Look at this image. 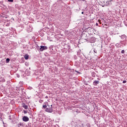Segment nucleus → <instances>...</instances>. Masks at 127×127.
<instances>
[{
  "mask_svg": "<svg viewBox=\"0 0 127 127\" xmlns=\"http://www.w3.org/2000/svg\"><path fill=\"white\" fill-rule=\"evenodd\" d=\"M22 120L25 122H27L29 121V118L28 117V116H23L22 118Z\"/></svg>",
  "mask_w": 127,
  "mask_h": 127,
  "instance_id": "4",
  "label": "nucleus"
},
{
  "mask_svg": "<svg viewBox=\"0 0 127 127\" xmlns=\"http://www.w3.org/2000/svg\"><path fill=\"white\" fill-rule=\"evenodd\" d=\"M126 41H127V40H122V41H120V44H121V45H124V46H125V45H126Z\"/></svg>",
  "mask_w": 127,
  "mask_h": 127,
  "instance_id": "5",
  "label": "nucleus"
},
{
  "mask_svg": "<svg viewBox=\"0 0 127 127\" xmlns=\"http://www.w3.org/2000/svg\"><path fill=\"white\" fill-rule=\"evenodd\" d=\"M127 80H123V83H126Z\"/></svg>",
  "mask_w": 127,
  "mask_h": 127,
  "instance_id": "16",
  "label": "nucleus"
},
{
  "mask_svg": "<svg viewBox=\"0 0 127 127\" xmlns=\"http://www.w3.org/2000/svg\"><path fill=\"white\" fill-rule=\"evenodd\" d=\"M10 59L7 58L6 60V63H9Z\"/></svg>",
  "mask_w": 127,
  "mask_h": 127,
  "instance_id": "12",
  "label": "nucleus"
},
{
  "mask_svg": "<svg viewBox=\"0 0 127 127\" xmlns=\"http://www.w3.org/2000/svg\"><path fill=\"white\" fill-rule=\"evenodd\" d=\"M25 65H28V63H25Z\"/></svg>",
  "mask_w": 127,
  "mask_h": 127,
  "instance_id": "18",
  "label": "nucleus"
},
{
  "mask_svg": "<svg viewBox=\"0 0 127 127\" xmlns=\"http://www.w3.org/2000/svg\"><path fill=\"white\" fill-rule=\"evenodd\" d=\"M24 58H25V60H28V59H29V56L26 55L25 56Z\"/></svg>",
  "mask_w": 127,
  "mask_h": 127,
  "instance_id": "11",
  "label": "nucleus"
},
{
  "mask_svg": "<svg viewBox=\"0 0 127 127\" xmlns=\"http://www.w3.org/2000/svg\"><path fill=\"white\" fill-rule=\"evenodd\" d=\"M24 113L26 114L27 113V111L26 110H25V109L23 110Z\"/></svg>",
  "mask_w": 127,
  "mask_h": 127,
  "instance_id": "14",
  "label": "nucleus"
},
{
  "mask_svg": "<svg viewBox=\"0 0 127 127\" xmlns=\"http://www.w3.org/2000/svg\"><path fill=\"white\" fill-rule=\"evenodd\" d=\"M43 108L45 109V111L46 112H49L51 113L53 112V108H52V105H49L48 102L46 101L44 102V104L43 105Z\"/></svg>",
  "mask_w": 127,
  "mask_h": 127,
  "instance_id": "1",
  "label": "nucleus"
},
{
  "mask_svg": "<svg viewBox=\"0 0 127 127\" xmlns=\"http://www.w3.org/2000/svg\"><path fill=\"white\" fill-rule=\"evenodd\" d=\"M94 53H97V51H96V50H95V49H94Z\"/></svg>",
  "mask_w": 127,
  "mask_h": 127,
  "instance_id": "17",
  "label": "nucleus"
},
{
  "mask_svg": "<svg viewBox=\"0 0 127 127\" xmlns=\"http://www.w3.org/2000/svg\"><path fill=\"white\" fill-rule=\"evenodd\" d=\"M96 26H98V23H96Z\"/></svg>",
  "mask_w": 127,
  "mask_h": 127,
  "instance_id": "20",
  "label": "nucleus"
},
{
  "mask_svg": "<svg viewBox=\"0 0 127 127\" xmlns=\"http://www.w3.org/2000/svg\"><path fill=\"white\" fill-rule=\"evenodd\" d=\"M82 14H84V12H82V13H81Z\"/></svg>",
  "mask_w": 127,
  "mask_h": 127,
  "instance_id": "29",
  "label": "nucleus"
},
{
  "mask_svg": "<svg viewBox=\"0 0 127 127\" xmlns=\"http://www.w3.org/2000/svg\"><path fill=\"white\" fill-rule=\"evenodd\" d=\"M121 53H122V54H125V50H122L121 51Z\"/></svg>",
  "mask_w": 127,
  "mask_h": 127,
  "instance_id": "13",
  "label": "nucleus"
},
{
  "mask_svg": "<svg viewBox=\"0 0 127 127\" xmlns=\"http://www.w3.org/2000/svg\"><path fill=\"white\" fill-rule=\"evenodd\" d=\"M99 83V80H94L93 82V85H97Z\"/></svg>",
  "mask_w": 127,
  "mask_h": 127,
  "instance_id": "9",
  "label": "nucleus"
},
{
  "mask_svg": "<svg viewBox=\"0 0 127 127\" xmlns=\"http://www.w3.org/2000/svg\"><path fill=\"white\" fill-rule=\"evenodd\" d=\"M25 73L27 75H30L31 74V71H30V70H29V69H26Z\"/></svg>",
  "mask_w": 127,
  "mask_h": 127,
  "instance_id": "7",
  "label": "nucleus"
},
{
  "mask_svg": "<svg viewBox=\"0 0 127 127\" xmlns=\"http://www.w3.org/2000/svg\"><path fill=\"white\" fill-rule=\"evenodd\" d=\"M8 2H13V0H8Z\"/></svg>",
  "mask_w": 127,
  "mask_h": 127,
  "instance_id": "15",
  "label": "nucleus"
},
{
  "mask_svg": "<svg viewBox=\"0 0 127 127\" xmlns=\"http://www.w3.org/2000/svg\"><path fill=\"white\" fill-rule=\"evenodd\" d=\"M76 72H78V73H80V72H79V71H78L77 70H75Z\"/></svg>",
  "mask_w": 127,
  "mask_h": 127,
  "instance_id": "19",
  "label": "nucleus"
},
{
  "mask_svg": "<svg viewBox=\"0 0 127 127\" xmlns=\"http://www.w3.org/2000/svg\"><path fill=\"white\" fill-rule=\"evenodd\" d=\"M9 119H11V116H9Z\"/></svg>",
  "mask_w": 127,
  "mask_h": 127,
  "instance_id": "23",
  "label": "nucleus"
},
{
  "mask_svg": "<svg viewBox=\"0 0 127 127\" xmlns=\"http://www.w3.org/2000/svg\"><path fill=\"white\" fill-rule=\"evenodd\" d=\"M42 101H43L42 100H41V101H40V102H42Z\"/></svg>",
  "mask_w": 127,
  "mask_h": 127,
  "instance_id": "27",
  "label": "nucleus"
},
{
  "mask_svg": "<svg viewBox=\"0 0 127 127\" xmlns=\"http://www.w3.org/2000/svg\"><path fill=\"white\" fill-rule=\"evenodd\" d=\"M46 98H48V96L47 95L46 96Z\"/></svg>",
  "mask_w": 127,
  "mask_h": 127,
  "instance_id": "22",
  "label": "nucleus"
},
{
  "mask_svg": "<svg viewBox=\"0 0 127 127\" xmlns=\"http://www.w3.org/2000/svg\"><path fill=\"white\" fill-rule=\"evenodd\" d=\"M116 46H119V44H116Z\"/></svg>",
  "mask_w": 127,
  "mask_h": 127,
  "instance_id": "24",
  "label": "nucleus"
},
{
  "mask_svg": "<svg viewBox=\"0 0 127 127\" xmlns=\"http://www.w3.org/2000/svg\"><path fill=\"white\" fill-rule=\"evenodd\" d=\"M47 49H48V48L46 46H41L40 48V51L41 52H43L45 50H47Z\"/></svg>",
  "mask_w": 127,
  "mask_h": 127,
  "instance_id": "3",
  "label": "nucleus"
},
{
  "mask_svg": "<svg viewBox=\"0 0 127 127\" xmlns=\"http://www.w3.org/2000/svg\"><path fill=\"white\" fill-rule=\"evenodd\" d=\"M0 120H2V118L0 116Z\"/></svg>",
  "mask_w": 127,
  "mask_h": 127,
  "instance_id": "21",
  "label": "nucleus"
},
{
  "mask_svg": "<svg viewBox=\"0 0 127 127\" xmlns=\"http://www.w3.org/2000/svg\"><path fill=\"white\" fill-rule=\"evenodd\" d=\"M58 3H59L60 8H63L65 4L64 3V2H63V1L59 0L58 1Z\"/></svg>",
  "mask_w": 127,
  "mask_h": 127,
  "instance_id": "2",
  "label": "nucleus"
},
{
  "mask_svg": "<svg viewBox=\"0 0 127 127\" xmlns=\"http://www.w3.org/2000/svg\"><path fill=\"white\" fill-rule=\"evenodd\" d=\"M2 123H3V124H4V121H2Z\"/></svg>",
  "mask_w": 127,
  "mask_h": 127,
  "instance_id": "28",
  "label": "nucleus"
},
{
  "mask_svg": "<svg viewBox=\"0 0 127 127\" xmlns=\"http://www.w3.org/2000/svg\"><path fill=\"white\" fill-rule=\"evenodd\" d=\"M22 107L25 108V109H27L28 108V106L26 105L24 102H22Z\"/></svg>",
  "mask_w": 127,
  "mask_h": 127,
  "instance_id": "6",
  "label": "nucleus"
},
{
  "mask_svg": "<svg viewBox=\"0 0 127 127\" xmlns=\"http://www.w3.org/2000/svg\"><path fill=\"white\" fill-rule=\"evenodd\" d=\"M97 79H98V81L100 80V78H99V77H98V78H97Z\"/></svg>",
  "mask_w": 127,
  "mask_h": 127,
  "instance_id": "25",
  "label": "nucleus"
},
{
  "mask_svg": "<svg viewBox=\"0 0 127 127\" xmlns=\"http://www.w3.org/2000/svg\"><path fill=\"white\" fill-rule=\"evenodd\" d=\"M3 127H6V126H5V125H3Z\"/></svg>",
  "mask_w": 127,
  "mask_h": 127,
  "instance_id": "26",
  "label": "nucleus"
},
{
  "mask_svg": "<svg viewBox=\"0 0 127 127\" xmlns=\"http://www.w3.org/2000/svg\"><path fill=\"white\" fill-rule=\"evenodd\" d=\"M32 27H29V30H28V29H27V32H32Z\"/></svg>",
  "mask_w": 127,
  "mask_h": 127,
  "instance_id": "10",
  "label": "nucleus"
},
{
  "mask_svg": "<svg viewBox=\"0 0 127 127\" xmlns=\"http://www.w3.org/2000/svg\"><path fill=\"white\" fill-rule=\"evenodd\" d=\"M121 38L122 39V40H127V36H126V35H122V36H121Z\"/></svg>",
  "mask_w": 127,
  "mask_h": 127,
  "instance_id": "8",
  "label": "nucleus"
}]
</instances>
